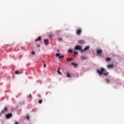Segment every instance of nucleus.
<instances>
[{
    "label": "nucleus",
    "instance_id": "1",
    "mask_svg": "<svg viewBox=\"0 0 124 124\" xmlns=\"http://www.w3.org/2000/svg\"><path fill=\"white\" fill-rule=\"evenodd\" d=\"M105 71V69L104 68H101V70L97 69V72L100 75H102L103 74V73Z\"/></svg>",
    "mask_w": 124,
    "mask_h": 124
},
{
    "label": "nucleus",
    "instance_id": "2",
    "mask_svg": "<svg viewBox=\"0 0 124 124\" xmlns=\"http://www.w3.org/2000/svg\"><path fill=\"white\" fill-rule=\"evenodd\" d=\"M82 33V30L81 29H78L77 30V34L78 35H80Z\"/></svg>",
    "mask_w": 124,
    "mask_h": 124
},
{
    "label": "nucleus",
    "instance_id": "3",
    "mask_svg": "<svg viewBox=\"0 0 124 124\" xmlns=\"http://www.w3.org/2000/svg\"><path fill=\"white\" fill-rule=\"evenodd\" d=\"M81 49H82V46L79 45L76 46L75 48V50H81Z\"/></svg>",
    "mask_w": 124,
    "mask_h": 124
},
{
    "label": "nucleus",
    "instance_id": "4",
    "mask_svg": "<svg viewBox=\"0 0 124 124\" xmlns=\"http://www.w3.org/2000/svg\"><path fill=\"white\" fill-rule=\"evenodd\" d=\"M12 117V113H8L6 114V119H10Z\"/></svg>",
    "mask_w": 124,
    "mask_h": 124
},
{
    "label": "nucleus",
    "instance_id": "5",
    "mask_svg": "<svg viewBox=\"0 0 124 124\" xmlns=\"http://www.w3.org/2000/svg\"><path fill=\"white\" fill-rule=\"evenodd\" d=\"M102 49H98L97 50V55H98V56H99L100 55V54H102Z\"/></svg>",
    "mask_w": 124,
    "mask_h": 124
},
{
    "label": "nucleus",
    "instance_id": "6",
    "mask_svg": "<svg viewBox=\"0 0 124 124\" xmlns=\"http://www.w3.org/2000/svg\"><path fill=\"white\" fill-rule=\"evenodd\" d=\"M55 56L56 57H59V59H62V58L64 57L63 55H62L61 56V54L60 53H57Z\"/></svg>",
    "mask_w": 124,
    "mask_h": 124
},
{
    "label": "nucleus",
    "instance_id": "7",
    "mask_svg": "<svg viewBox=\"0 0 124 124\" xmlns=\"http://www.w3.org/2000/svg\"><path fill=\"white\" fill-rule=\"evenodd\" d=\"M44 41L46 45H48V44H49V39H45Z\"/></svg>",
    "mask_w": 124,
    "mask_h": 124
},
{
    "label": "nucleus",
    "instance_id": "8",
    "mask_svg": "<svg viewBox=\"0 0 124 124\" xmlns=\"http://www.w3.org/2000/svg\"><path fill=\"white\" fill-rule=\"evenodd\" d=\"M78 44H84L85 43V41L84 40H79L78 41Z\"/></svg>",
    "mask_w": 124,
    "mask_h": 124
},
{
    "label": "nucleus",
    "instance_id": "9",
    "mask_svg": "<svg viewBox=\"0 0 124 124\" xmlns=\"http://www.w3.org/2000/svg\"><path fill=\"white\" fill-rule=\"evenodd\" d=\"M36 42L37 41H41V36H39L38 38L35 39Z\"/></svg>",
    "mask_w": 124,
    "mask_h": 124
},
{
    "label": "nucleus",
    "instance_id": "10",
    "mask_svg": "<svg viewBox=\"0 0 124 124\" xmlns=\"http://www.w3.org/2000/svg\"><path fill=\"white\" fill-rule=\"evenodd\" d=\"M114 67V64H109L108 65V68H113Z\"/></svg>",
    "mask_w": 124,
    "mask_h": 124
},
{
    "label": "nucleus",
    "instance_id": "11",
    "mask_svg": "<svg viewBox=\"0 0 124 124\" xmlns=\"http://www.w3.org/2000/svg\"><path fill=\"white\" fill-rule=\"evenodd\" d=\"M60 70H61V67H59L57 72L58 73V74H60V75H62V73H61V72L60 71Z\"/></svg>",
    "mask_w": 124,
    "mask_h": 124
},
{
    "label": "nucleus",
    "instance_id": "12",
    "mask_svg": "<svg viewBox=\"0 0 124 124\" xmlns=\"http://www.w3.org/2000/svg\"><path fill=\"white\" fill-rule=\"evenodd\" d=\"M89 49H90V46H87L84 49V52H85V51H87V50H89Z\"/></svg>",
    "mask_w": 124,
    "mask_h": 124
},
{
    "label": "nucleus",
    "instance_id": "13",
    "mask_svg": "<svg viewBox=\"0 0 124 124\" xmlns=\"http://www.w3.org/2000/svg\"><path fill=\"white\" fill-rule=\"evenodd\" d=\"M110 61H111L110 58H107L106 59V62H110Z\"/></svg>",
    "mask_w": 124,
    "mask_h": 124
},
{
    "label": "nucleus",
    "instance_id": "14",
    "mask_svg": "<svg viewBox=\"0 0 124 124\" xmlns=\"http://www.w3.org/2000/svg\"><path fill=\"white\" fill-rule=\"evenodd\" d=\"M66 77L70 78V77H71V75H70L69 73H67L66 74Z\"/></svg>",
    "mask_w": 124,
    "mask_h": 124
},
{
    "label": "nucleus",
    "instance_id": "15",
    "mask_svg": "<svg viewBox=\"0 0 124 124\" xmlns=\"http://www.w3.org/2000/svg\"><path fill=\"white\" fill-rule=\"evenodd\" d=\"M108 74H109V72H107L106 73H103L102 75H103L104 76H106L108 75Z\"/></svg>",
    "mask_w": 124,
    "mask_h": 124
},
{
    "label": "nucleus",
    "instance_id": "16",
    "mask_svg": "<svg viewBox=\"0 0 124 124\" xmlns=\"http://www.w3.org/2000/svg\"><path fill=\"white\" fill-rule=\"evenodd\" d=\"M15 73L16 74H21V72H20L19 71H16Z\"/></svg>",
    "mask_w": 124,
    "mask_h": 124
},
{
    "label": "nucleus",
    "instance_id": "17",
    "mask_svg": "<svg viewBox=\"0 0 124 124\" xmlns=\"http://www.w3.org/2000/svg\"><path fill=\"white\" fill-rule=\"evenodd\" d=\"M7 110H8L7 107H5L4 108V109H3L4 112H6V111H7Z\"/></svg>",
    "mask_w": 124,
    "mask_h": 124
},
{
    "label": "nucleus",
    "instance_id": "18",
    "mask_svg": "<svg viewBox=\"0 0 124 124\" xmlns=\"http://www.w3.org/2000/svg\"><path fill=\"white\" fill-rule=\"evenodd\" d=\"M80 59H81V60H86V57H85V56H81V57H80Z\"/></svg>",
    "mask_w": 124,
    "mask_h": 124
},
{
    "label": "nucleus",
    "instance_id": "19",
    "mask_svg": "<svg viewBox=\"0 0 124 124\" xmlns=\"http://www.w3.org/2000/svg\"><path fill=\"white\" fill-rule=\"evenodd\" d=\"M71 64H72L73 65H74L75 66H77L78 65V64H77V63H75L74 62H72Z\"/></svg>",
    "mask_w": 124,
    "mask_h": 124
},
{
    "label": "nucleus",
    "instance_id": "20",
    "mask_svg": "<svg viewBox=\"0 0 124 124\" xmlns=\"http://www.w3.org/2000/svg\"><path fill=\"white\" fill-rule=\"evenodd\" d=\"M106 81L107 83L108 84V83H110V80L108 78L106 79Z\"/></svg>",
    "mask_w": 124,
    "mask_h": 124
},
{
    "label": "nucleus",
    "instance_id": "21",
    "mask_svg": "<svg viewBox=\"0 0 124 124\" xmlns=\"http://www.w3.org/2000/svg\"><path fill=\"white\" fill-rule=\"evenodd\" d=\"M71 61H72V59L71 58H67V62H71Z\"/></svg>",
    "mask_w": 124,
    "mask_h": 124
},
{
    "label": "nucleus",
    "instance_id": "22",
    "mask_svg": "<svg viewBox=\"0 0 124 124\" xmlns=\"http://www.w3.org/2000/svg\"><path fill=\"white\" fill-rule=\"evenodd\" d=\"M68 52H69V53H72L73 52V50L70 49H69Z\"/></svg>",
    "mask_w": 124,
    "mask_h": 124
},
{
    "label": "nucleus",
    "instance_id": "23",
    "mask_svg": "<svg viewBox=\"0 0 124 124\" xmlns=\"http://www.w3.org/2000/svg\"><path fill=\"white\" fill-rule=\"evenodd\" d=\"M38 102L40 104H41V103H42V100H39Z\"/></svg>",
    "mask_w": 124,
    "mask_h": 124
},
{
    "label": "nucleus",
    "instance_id": "24",
    "mask_svg": "<svg viewBox=\"0 0 124 124\" xmlns=\"http://www.w3.org/2000/svg\"><path fill=\"white\" fill-rule=\"evenodd\" d=\"M31 54H32V55H35V52H34V51H32V52H31Z\"/></svg>",
    "mask_w": 124,
    "mask_h": 124
},
{
    "label": "nucleus",
    "instance_id": "25",
    "mask_svg": "<svg viewBox=\"0 0 124 124\" xmlns=\"http://www.w3.org/2000/svg\"><path fill=\"white\" fill-rule=\"evenodd\" d=\"M74 54L75 55L78 54V52H74Z\"/></svg>",
    "mask_w": 124,
    "mask_h": 124
},
{
    "label": "nucleus",
    "instance_id": "26",
    "mask_svg": "<svg viewBox=\"0 0 124 124\" xmlns=\"http://www.w3.org/2000/svg\"><path fill=\"white\" fill-rule=\"evenodd\" d=\"M27 120H30V116L28 115L27 117Z\"/></svg>",
    "mask_w": 124,
    "mask_h": 124
},
{
    "label": "nucleus",
    "instance_id": "27",
    "mask_svg": "<svg viewBox=\"0 0 124 124\" xmlns=\"http://www.w3.org/2000/svg\"><path fill=\"white\" fill-rule=\"evenodd\" d=\"M4 112V110H1V114H3Z\"/></svg>",
    "mask_w": 124,
    "mask_h": 124
},
{
    "label": "nucleus",
    "instance_id": "28",
    "mask_svg": "<svg viewBox=\"0 0 124 124\" xmlns=\"http://www.w3.org/2000/svg\"><path fill=\"white\" fill-rule=\"evenodd\" d=\"M79 50H80V52H84V50H83L82 49H79Z\"/></svg>",
    "mask_w": 124,
    "mask_h": 124
},
{
    "label": "nucleus",
    "instance_id": "29",
    "mask_svg": "<svg viewBox=\"0 0 124 124\" xmlns=\"http://www.w3.org/2000/svg\"><path fill=\"white\" fill-rule=\"evenodd\" d=\"M37 47H40V44H38L37 46Z\"/></svg>",
    "mask_w": 124,
    "mask_h": 124
},
{
    "label": "nucleus",
    "instance_id": "30",
    "mask_svg": "<svg viewBox=\"0 0 124 124\" xmlns=\"http://www.w3.org/2000/svg\"><path fill=\"white\" fill-rule=\"evenodd\" d=\"M31 97H32V96L31 95V94H30V98H31Z\"/></svg>",
    "mask_w": 124,
    "mask_h": 124
},
{
    "label": "nucleus",
    "instance_id": "31",
    "mask_svg": "<svg viewBox=\"0 0 124 124\" xmlns=\"http://www.w3.org/2000/svg\"><path fill=\"white\" fill-rule=\"evenodd\" d=\"M44 68H45V67H46V64H44Z\"/></svg>",
    "mask_w": 124,
    "mask_h": 124
},
{
    "label": "nucleus",
    "instance_id": "32",
    "mask_svg": "<svg viewBox=\"0 0 124 124\" xmlns=\"http://www.w3.org/2000/svg\"><path fill=\"white\" fill-rule=\"evenodd\" d=\"M15 124H19V123L18 122H16Z\"/></svg>",
    "mask_w": 124,
    "mask_h": 124
},
{
    "label": "nucleus",
    "instance_id": "33",
    "mask_svg": "<svg viewBox=\"0 0 124 124\" xmlns=\"http://www.w3.org/2000/svg\"><path fill=\"white\" fill-rule=\"evenodd\" d=\"M62 38H59V40H60V41L62 40Z\"/></svg>",
    "mask_w": 124,
    "mask_h": 124
},
{
    "label": "nucleus",
    "instance_id": "34",
    "mask_svg": "<svg viewBox=\"0 0 124 124\" xmlns=\"http://www.w3.org/2000/svg\"><path fill=\"white\" fill-rule=\"evenodd\" d=\"M57 52H60V50L58 49Z\"/></svg>",
    "mask_w": 124,
    "mask_h": 124
},
{
    "label": "nucleus",
    "instance_id": "35",
    "mask_svg": "<svg viewBox=\"0 0 124 124\" xmlns=\"http://www.w3.org/2000/svg\"><path fill=\"white\" fill-rule=\"evenodd\" d=\"M1 116V113H0V116Z\"/></svg>",
    "mask_w": 124,
    "mask_h": 124
},
{
    "label": "nucleus",
    "instance_id": "36",
    "mask_svg": "<svg viewBox=\"0 0 124 124\" xmlns=\"http://www.w3.org/2000/svg\"><path fill=\"white\" fill-rule=\"evenodd\" d=\"M43 63H44V61L43 62Z\"/></svg>",
    "mask_w": 124,
    "mask_h": 124
},
{
    "label": "nucleus",
    "instance_id": "37",
    "mask_svg": "<svg viewBox=\"0 0 124 124\" xmlns=\"http://www.w3.org/2000/svg\"><path fill=\"white\" fill-rule=\"evenodd\" d=\"M34 110H35V111H36V109H35Z\"/></svg>",
    "mask_w": 124,
    "mask_h": 124
}]
</instances>
